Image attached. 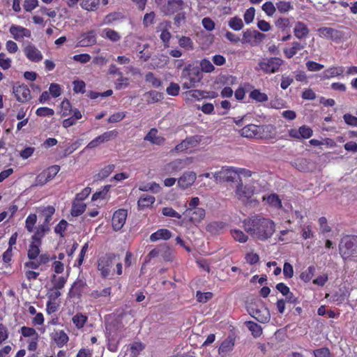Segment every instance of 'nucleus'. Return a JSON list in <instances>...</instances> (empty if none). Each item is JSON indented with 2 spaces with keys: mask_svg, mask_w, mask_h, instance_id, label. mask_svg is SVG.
Here are the masks:
<instances>
[{
  "mask_svg": "<svg viewBox=\"0 0 357 357\" xmlns=\"http://www.w3.org/2000/svg\"><path fill=\"white\" fill-rule=\"evenodd\" d=\"M318 34L320 37L327 38V39H333L334 38L338 31L331 27H321L317 30Z\"/></svg>",
  "mask_w": 357,
  "mask_h": 357,
  "instance_id": "e433bc0d",
  "label": "nucleus"
},
{
  "mask_svg": "<svg viewBox=\"0 0 357 357\" xmlns=\"http://www.w3.org/2000/svg\"><path fill=\"white\" fill-rule=\"evenodd\" d=\"M139 190L143 192L151 191L154 193H158L161 190V187L155 182H151L141 184L139 186Z\"/></svg>",
  "mask_w": 357,
  "mask_h": 357,
  "instance_id": "37998d69",
  "label": "nucleus"
},
{
  "mask_svg": "<svg viewBox=\"0 0 357 357\" xmlns=\"http://www.w3.org/2000/svg\"><path fill=\"white\" fill-rule=\"evenodd\" d=\"M254 317L261 323L268 322L270 320V314L266 308L260 311H256Z\"/></svg>",
  "mask_w": 357,
  "mask_h": 357,
  "instance_id": "3c124183",
  "label": "nucleus"
},
{
  "mask_svg": "<svg viewBox=\"0 0 357 357\" xmlns=\"http://www.w3.org/2000/svg\"><path fill=\"white\" fill-rule=\"evenodd\" d=\"M100 36L112 42H117L121 38L119 33L109 28L102 29Z\"/></svg>",
  "mask_w": 357,
  "mask_h": 357,
  "instance_id": "473e14b6",
  "label": "nucleus"
},
{
  "mask_svg": "<svg viewBox=\"0 0 357 357\" xmlns=\"http://www.w3.org/2000/svg\"><path fill=\"white\" fill-rule=\"evenodd\" d=\"M234 345L235 338L232 336L227 337L221 342L218 348V354L220 356V357H226L230 352L233 351Z\"/></svg>",
  "mask_w": 357,
  "mask_h": 357,
  "instance_id": "6ab92c4d",
  "label": "nucleus"
},
{
  "mask_svg": "<svg viewBox=\"0 0 357 357\" xmlns=\"http://www.w3.org/2000/svg\"><path fill=\"white\" fill-rule=\"evenodd\" d=\"M105 335L108 342V350L116 352L118 350L119 341L123 337L122 331L115 326L107 323L105 324Z\"/></svg>",
  "mask_w": 357,
  "mask_h": 357,
  "instance_id": "20e7f679",
  "label": "nucleus"
},
{
  "mask_svg": "<svg viewBox=\"0 0 357 357\" xmlns=\"http://www.w3.org/2000/svg\"><path fill=\"white\" fill-rule=\"evenodd\" d=\"M304 47L301 45L298 42H293L289 47H287L284 49L283 52L284 56L287 59L292 58L294 55H296L298 51L302 50Z\"/></svg>",
  "mask_w": 357,
  "mask_h": 357,
  "instance_id": "7c9ffc66",
  "label": "nucleus"
},
{
  "mask_svg": "<svg viewBox=\"0 0 357 357\" xmlns=\"http://www.w3.org/2000/svg\"><path fill=\"white\" fill-rule=\"evenodd\" d=\"M288 132L291 137L298 139H309L313 134L312 128L307 126H302L298 129H290Z\"/></svg>",
  "mask_w": 357,
  "mask_h": 357,
  "instance_id": "2eb2a0df",
  "label": "nucleus"
},
{
  "mask_svg": "<svg viewBox=\"0 0 357 357\" xmlns=\"http://www.w3.org/2000/svg\"><path fill=\"white\" fill-rule=\"evenodd\" d=\"M246 325L248 329L252 332L254 337H257L262 334V328L259 324L253 321H248Z\"/></svg>",
  "mask_w": 357,
  "mask_h": 357,
  "instance_id": "864d4df0",
  "label": "nucleus"
},
{
  "mask_svg": "<svg viewBox=\"0 0 357 357\" xmlns=\"http://www.w3.org/2000/svg\"><path fill=\"white\" fill-rule=\"evenodd\" d=\"M178 45L181 47L186 50H192L194 49V43L191 38L187 36H181L178 39Z\"/></svg>",
  "mask_w": 357,
  "mask_h": 357,
  "instance_id": "603ef678",
  "label": "nucleus"
},
{
  "mask_svg": "<svg viewBox=\"0 0 357 357\" xmlns=\"http://www.w3.org/2000/svg\"><path fill=\"white\" fill-rule=\"evenodd\" d=\"M9 31L16 40H21L24 38H30L31 36V32L29 29L15 24L10 26Z\"/></svg>",
  "mask_w": 357,
  "mask_h": 357,
  "instance_id": "a211bd4d",
  "label": "nucleus"
},
{
  "mask_svg": "<svg viewBox=\"0 0 357 357\" xmlns=\"http://www.w3.org/2000/svg\"><path fill=\"white\" fill-rule=\"evenodd\" d=\"M68 279V275H56L54 274L52 276L51 282L53 285V287L55 289H61L64 287Z\"/></svg>",
  "mask_w": 357,
  "mask_h": 357,
  "instance_id": "a19ab883",
  "label": "nucleus"
},
{
  "mask_svg": "<svg viewBox=\"0 0 357 357\" xmlns=\"http://www.w3.org/2000/svg\"><path fill=\"white\" fill-rule=\"evenodd\" d=\"M255 192V187L253 183L245 184L239 181L235 190L236 197L242 202L246 203L253 196Z\"/></svg>",
  "mask_w": 357,
  "mask_h": 357,
  "instance_id": "423d86ee",
  "label": "nucleus"
},
{
  "mask_svg": "<svg viewBox=\"0 0 357 357\" xmlns=\"http://www.w3.org/2000/svg\"><path fill=\"white\" fill-rule=\"evenodd\" d=\"M144 139L156 145L162 144L165 140L162 137L158 135V130L155 128L150 130L149 133L144 137Z\"/></svg>",
  "mask_w": 357,
  "mask_h": 357,
  "instance_id": "2f4dec72",
  "label": "nucleus"
},
{
  "mask_svg": "<svg viewBox=\"0 0 357 357\" xmlns=\"http://www.w3.org/2000/svg\"><path fill=\"white\" fill-rule=\"evenodd\" d=\"M202 140V137L199 135L192 136L188 137L182 141L179 144L175 147V150L178 152L191 150L197 147Z\"/></svg>",
  "mask_w": 357,
  "mask_h": 357,
  "instance_id": "ddd939ff",
  "label": "nucleus"
},
{
  "mask_svg": "<svg viewBox=\"0 0 357 357\" xmlns=\"http://www.w3.org/2000/svg\"><path fill=\"white\" fill-rule=\"evenodd\" d=\"M262 200L265 202V204L271 208L280 209L282 207V201L280 197L275 193L264 195L262 197Z\"/></svg>",
  "mask_w": 357,
  "mask_h": 357,
  "instance_id": "5701e85b",
  "label": "nucleus"
},
{
  "mask_svg": "<svg viewBox=\"0 0 357 357\" xmlns=\"http://www.w3.org/2000/svg\"><path fill=\"white\" fill-rule=\"evenodd\" d=\"M155 201V199L153 196L144 194L139 197L137 204L139 208L144 209L145 208L151 206Z\"/></svg>",
  "mask_w": 357,
  "mask_h": 357,
  "instance_id": "c9c22d12",
  "label": "nucleus"
},
{
  "mask_svg": "<svg viewBox=\"0 0 357 357\" xmlns=\"http://www.w3.org/2000/svg\"><path fill=\"white\" fill-rule=\"evenodd\" d=\"M294 32L296 38L302 39L308 35L309 29L304 23L299 22L296 24Z\"/></svg>",
  "mask_w": 357,
  "mask_h": 357,
  "instance_id": "72a5a7b5",
  "label": "nucleus"
},
{
  "mask_svg": "<svg viewBox=\"0 0 357 357\" xmlns=\"http://www.w3.org/2000/svg\"><path fill=\"white\" fill-rule=\"evenodd\" d=\"M39 215L44 219L43 223L51 225L52 216L55 213V208L53 206H40L37 209Z\"/></svg>",
  "mask_w": 357,
  "mask_h": 357,
  "instance_id": "4be33fe9",
  "label": "nucleus"
},
{
  "mask_svg": "<svg viewBox=\"0 0 357 357\" xmlns=\"http://www.w3.org/2000/svg\"><path fill=\"white\" fill-rule=\"evenodd\" d=\"M127 218V211L125 209H119L112 217V227L115 231L120 230L124 225Z\"/></svg>",
  "mask_w": 357,
  "mask_h": 357,
  "instance_id": "f3484780",
  "label": "nucleus"
},
{
  "mask_svg": "<svg viewBox=\"0 0 357 357\" xmlns=\"http://www.w3.org/2000/svg\"><path fill=\"white\" fill-rule=\"evenodd\" d=\"M250 97L259 102H264L268 100V96L258 89L252 91L250 93Z\"/></svg>",
  "mask_w": 357,
  "mask_h": 357,
  "instance_id": "de8ad7c7",
  "label": "nucleus"
},
{
  "mask_svg": "<svg viewBox=\"0 0 357 357\" xmlns=\"http://www.w3.org/2000/svg\"><path fill=\"white\" fill-rule=\"evenodd\" d=\"M276 8L279 12L284 13L293 9V6L289 1H280L276 3Z\"/></svg>",
  "mask_w": 357,
  "mask_h": 357,
  "instance_id": "6e6d98bb",
  "label": "nucleus"
},
{
  "mask_svg": "<svg viewBox=\"0 0 357 357\" xmlns=\"http://www.w3.org/2000/svg\"><path fill=\"white\" fill-rule=\"evenodd\" d=\"M186 215L190 216L191 222L194 223L199 222L205 217V211L202 208H196L190 214H186Z\"/></svg>",
  "mask_w": 357,
  "mask_h": 357,
  "instance_id": "4c0bfd02",
  "label": "nucleus"
},
{
  "mask_svg": "<svg viewBox=\"0 0 357 357\" xmlns=\"http://www.w3.org/2000/svg\"><path fill=\"white\" fill-rule=\"evenodd\" d=\"M71 112V105L68 100L65 99L61 103V116H68Z\"/></svg>",
  "mask_w": 357,
  "mask_h": 357,
  "instance_id": "0e129e2a",
  "label": "nucleus"
},
{
  "mask_svg": "<svg viewBox=\"0 0 357 357\" xmlns=\"http://www.w3.org/2000/svg\"><path fill=\"white\" fill-rule=\"evenodd\" d=\"M13 93L17 100L20 102H26L31 98V91L26 85L15 84L13 87Z\"/></svg>",
  "mask_w": 357,
  "mask_h": 357,
  "instance_id": "9b49d317",
  "label": "nucleus"
},
{
  "mask_svg": "<svg viewBox=\"0 0 357 357\" xmlns=\"http://www.w3.org/2000/svg\"><path fill=\"white\" fill-rule=\"evenodd\" d=\"M41 241H36L31 239L27 252V256L29 259H36L39 256L40 247L41 246Z\"/></svg>",
  "mask_w": 357,
  "mask_h": 357,
  "instance_id": "cd10ccee",
  "label": "nucleus"
},
{
  "mask_svg": "<svg viewBox=\"0 0 357 357\" xmlns=\"http://www.w3.org/2000/svg\"><path fill=\"white\" fill-rule=\"evenodd\" d=\"M243 227L253 239L261 241L271 238L275 231V222L259 214L245 219Z\"/></svg>",
  "mask_w": 357,
  "mask_h": 357,
  "instance_id": "f257e3e1",
  "label": "nucleus"
},
{
  "mask_svg": "<svg viewBox=\"0 0 357 357\" xmlns=\"http://www.w3.org/2000/svg\"><path fill=\"white\" fill-rule=\"evenodd\" d=\"M186 96L189 100H200L202 98H206L208 97L214 98L217 96V93L213 91L207 92L201 90H191L186 92Z\"/></svg>",
  "mask_w": 357,
  "mask_h": 357,
  "instance_id": "b1692460",
  "label": "nucleus"
},
{
  "mask_svg": "<svg viewBox=\"0 0 357 357\" xmlns=\"http://www.w3.org/2000/svg\"><path fill=\"white\" fill-rule=\"evenodd\" d=\"M228 25L234 31H240L244 26L243 20L237 16L231 17L228 21Z\"/></svg>",
  "mask_w": 357,
  "mask_h": 357,
  "instance_id": "49530a36",
  "label": "nucleus"
},
{
  "mask_svg": "<svg viewBox=\"0 0 357 357\" xmlns=\"http://www.w3.org/2000/svg\"><path fill=\"white\" fill-rule=\"evenodd\" d=\"M50 226L42 223L35 228V230L33 231L34 233L31 239L36 241H41L42 238L50 231Z\"/></svg>",
  "mask_w": 357,
  "mask_h": 357,
  "instance_id": "a878e982",
  "label": "nucleus"
},
{
  "mask_svg": "<svg viewBox=\"0 0 357 357\" xmlns=\"http://www.w3.org/2000/svg\"><path fill=\"white\" fill-rule=\"evenodd\" d=\"M258 133V127L254 124H250L241 130V135L247 138H252Z\"/></svg>",
  "mask_w": 357,
  "mask_h": 357,
  "instance_id": "58836bf2",
  "label": "nucleus"
},
{
  "mask_svg": "<svg viewBox=\"0 0 357 357\" xmlns=\"http://www.w3.org/2000/svg\"><path fill=\"white\" fill-rule=\"evenodd\" d=\"M200 80L201 77H199V72L195 73H190L186 69L183 70L181 75V84L183 89H190L195 88Z\"/></svg>",
  "mask_w": 357,
  "mask_h": 357,
  "instance_id": "0eeeda50",
  "label": "nucleus"
},
{
  "mask_svg": "<svg viewBox=\"0 0 357 357\" xmlns=\"http://www.w3.org/2000/svg\"><path fill=\"white\" fill-rule=\"evenodd\" d=\"M160 255L163 259L167 261H171L174 257V252L168 246H164L162 248Z\"/></svg>",
  "mask_w": 357,
  "mask_h": 357,
  "instance_id": "774afa93",
  "label": "nucleus"
},
{
  "mask_svg": "<svg viewBox=\"0 0 357 357\" xmlns=\"http://www.w3.org/2000/svg\"><path fill=\"white\" fill-rule=\"evenodd\" d=\"M200 68L202 72L207 73H212L215 70L214 66L207 59H204L200 61Z\"/></svg>",
  "mask_w": 357,
  "mask_h": 357,
  "instance_id": "4d7b16f0",
  "label": "nucleus"
},
{
  "mask_svg": "<svg viewBox=\"0 0 357 357\" xmlns=\"http://www.w3.org/2000/svg\"><path fill=\"white\" fill-rule=\"evenodd\" d=\"M262 10L268 16H273L276 10V7L271 1L264 3L261 7Z\"/></svg>",
  "mask_w": 357,
  "mask_h": 357,
  "instance_id": "338daca9",
  "label": "nucleus"
},
{
  "mask_svg": "<svg viewBox=\"0 0 357 357\" xmlns=\"http://www.w3.org/2000/svg\"><path fill=\"white\" fill-rule=\"evenodd\" d=\"M88 317L82 313H77L72 318V321L77 329H81L84 327Z\"/></svg>",
  "mask_w": 357,
  "mask_h": 357,
  "instance_id": "c03bdc74",
  "label": "nucleus"
},
{
  "mask_svg": "<svg viewBox=\"0 0 357 357\" xmlns=\"http://www.w3.org/2000/svg\"><path fill=\"white\" fill-rule=\"evenodd\" d=\"M119 77L115 81L114 85L117 90L126 89L129 86V79L123 77L122 73H119Z\"/></svg>",
  "mask_w": 357,
  "mask_h": 357,
  "instance_id": "09e8293b",
  "label": "nucleus"
},
{
  "mask_svg": "<svg viewBox=\"0 0 357 357\" xmlns=\"http://www.w3.org/2000/svg\"><path fill=\"white\" fill-rule=\"evenodd\" d=\"M22 335L24 337H27L28 349L29 351H35L37 349L39 335L36 331L31 327L22 326L21 328Z\"/></svg>",
  "mask_w": 357,
  "mask_h": 357,
  "instance_id": "9d476101",
  "label": "nucleus"
},
{
  "mask_svg": "<svg viewBox=\"0 0 357 357\" xmlns=\"http://www.w3.org/2000/svg\"><path fill=\"white\" fill-rule=\"evenodd\" d=\"M37 222V215L36 214H29L25 220V228L31 233L34 231V226Z\"/></svg>",
  "mask_w": 357,
  "mask_h": 357,
  "instance_id": "8fccbe9b",
  "label": "nucleus"
},
{
  "mask_svg": "<svg viewBox=\"0 0 357 357\" xmlns=\"http://www.w3.org/2000/svg\"><path fill=\"white\" fill-rule=\"evenodd\" d=\"M255 16V9L253 7H250L245 10L243 15V19L246 24H251Z\"/></svg>",
  "mask_w": 357,
  "mask_h": 357,
  "instance_id": "bf43d9fd",
  "label": "nucleus"
},
{
  "mask_svg": "<svg viewBox=\"0 0 357 357\" xmlns=\"http://www.w3.org/2000/svg\"><path fill=\"white\" fill-rule=\"evenodd\" d=\"M52 339L59 347L64 346L68 341V335L62 330L56 331L52 333Z\"/></svg>",
  "mask_w": 357,
  "mask_h": 357,
  "instance_id": "c85d7f7f",
  "label": "nucleus"
},
{
  "mask_svg": "<svg viewBox=\"0 0 357 357\" xmlns=\"http://www.w3.org/2000/svg\"><path fill=\"white\" fill-rule=\"evenodd\" d=\"M340 254L344 260L357 258V236H347L340 244Z\"/></svg>",
  "mask_w": 357,
  "mask_h": 357,
  "instance_id": "7ed1b4c3",
  "label": "nucleus"
},
{
  "mask_svg": "<svg viewBox=\"0 0 357 357\" xmlns=\"http://www.w3.org/2000/svg\"><path fill=\"white\" fill-rule=\"evenodd\" d=\"M97 42V34L95 30H90L83 33L79 37L77 46L90 47L94 45Z\"/></svg>",
  "mask_w": 357,
  "mask_h": 357,
  "instance_id": "4468645a",
  "label": "nucleus"
},
{
  "mask_svg": "<svg viewBox=\"0 0 357 357\" xmlns=\"http://www.w3.org/2000/svg\"><path fill=\"white\" fill-rule=\"evenodd\" d=\"M284 61L279 57L264 58L258 63L259 69L266 74H273L280 70Z\"/></svg>",
  "mask_w": 357,
  "mask_h": 357,
  "instance_id": "39448f33",
  "label": "nucleus"
},
{
  "mask_svg": "<svg viewBox=\"0 0 357 357\" xmlns=\"http://www.w3.org/2000/svg\"><path fill=\"white\" fill-rule=\"evenodd\" d=\"M86 209V204L82 202L77 201L76 199L73 202L71 208V215L73 216H79L82 214Z\"/></svg>",
  "mask_w": 357,
  "mask_h": 357,
  "instance_id": "79ce46f5",
  "label": "nucleus"
},
{
  "mask_svg": "<svg viewBox=\"0 0 357 357\" xmlns=\"http://www.w3.org/2000/svg\"><path fill=\"white\" fill-rule=\"evenodd\" d=\"M118 135L119 132L116 130H112L109 131H106L100 135L102 139V142L105 143L110 140L114 139L115 138L117 137Z\"/></svg>",
  "mask_w": 357,
  "mask_h": 357,
  "instance_id": "13d9d810",
  "label": "nucleus"
},
{
  "mask_svg": "<svg viewBox=\"0 0 357 357\" xmlns=\"http://www.w3.org/2000/svg\"><path fill=\"white\" fill-rule=\"evenodd\" d=\"M344 72V68L342 66H332L324 70L321 77L323 79H328L342 75Z\"/></svg>",
  "mask_w": 357,
  "mask_h": 357,
  "instance_id": "393cba45",
  "label": "nucleus"
},
{
  "mask_svg": "<svg viewBox=\"0 0 357 357\" xmlns=\"http://www.w3.org/2000/svg\"><path fill=\"white\" fill-rule=\"evenodd\" d=\"M24 52L26 58L32 62H40L43 58L41 52L31 43L25 46Z\"/></svg>",
  "mask_w": 357,
  "mask_h": 357,
  "instance_id": "dca6fc26",
  "label": "nucleus"
},
{
  "mask_svg": "<svg viewBox=\"0 0 357 357\" xmlns=\"http://www.w3.org/2000/svg\"><path fill=\"white\" fill-rule=\"evenodd\" d=\"M115 169L114 164H109L105 166L98 174V177L100 179H104L108 177Z\"/></svg>",
  "mask_w": 357,
  "mask_h": 357,
  "instance_id": "5fc2aeb1",
  "label": "nucleus"
},
{
  "mask_svg": "<svg viewBox=\"0 0 357 357\" xmlns=\"http://www.w3.org/2000/svg\"><path fill=\"white\" fill-rule=\"evenodd\" d=\"M100 0H81V7L88 11H93L97 9Z\"/></svg>",
  "mask_w": 357,
  "mask_h": 357,
  "instance_id": "a18cd8bd",
  "label": "nucleus"
},
{
  "mask_svg": "<svg viewBox=\"0 0 357 357\" xmlns=\"http://www.w3.org/2000/svg\"><path fill=\"white\" fill-rule=\"evenodd\" d=\"M60 170L59 165H52L39 174L35 181V185H43L52 180Z\"/></svg>",
  "mask_w": 357,
  "mask_h": 357,
  "instance_id": "6e6552de",
  "label": "nucleus"
},
{
  "mask_svg": "<svg viewBox=\"0 0 357 357\" xmlns=\"http://www.w3.org/2000/svg\"><path fill=\"white\" fill-rule=\"evenodd\" d=\"M114 265L116 266L118 275L122 274V264L116 259V257L107 255L101 257L98 264V269L103 278H112L114 273Z\"/></svg>",
  "mask_w": 357,
  "mask_h": 357,
  "instance_id": "f03ea898",
  "label": "nucleus"
},
{
  "mask_svg": "<svg viewBox=\"0 0 357 357\" xmlns=\"http://www.w3.org/2000/svg\"><path fill=\"white\" fill-rule=\"evenodd\" d=\"M185 3L183 0H168L167 3L162 8L165 15H172L183 8Z\"/></svg>",
  "mask_w": 357,
  "mask_h": 357,
  "instance_id": "412c9836",
  "label": "nucleus"
},
{
  "mask_svg": "<svg viewBox=\"0 0 357 357\" xmlns=\"http://www.w3.org/2000/svg\"><path fill=\"white\" fill-rule=\"evenodd\" d=\"M185 167V162L182 160H175L168 164L164 167V171L167 174H171L178 172Z\"/></svg>",
  "mask_w": 357,
  "mask_h": 357,
  "instance_id": "bb28decb",
  "label": "nucleus"
},
{
  "mask_svg": "<svg viewBox=\"0 0 357 357\" xmlns=\"http://www.w3.org/2000/svg\"><path fill=\"white\" fill-rule=\"evenodd\" d=\"M144 348L145 347L142 343L139 342H133L130 345L126 355L129 356V357H138Z\"/></svg>",
  "mask_w": 357,
  "mask_h": 357,
  "instance_id": "f704fd0d",
  "label": "nucleus"
},
{
  "mask_svg": "<svg viewBox=\"0 0 357 357\" xmlns=\"http://www.w3.org/2000/svg\"><path fill=\"white\" fill-rule=\"evenodd\" d=\"M236 176V168L229 167H223L213 174V178L216 183L234 181Z\"/></svg>",
  "mask_w": 357,
  "mask_h": 357,
  "instance_id": "1a4fd4ad",
  "label": "nucleus"
},
{
  "mask_svg": "<svg viewBox=\"0 0 357 357\" xmlns=\"http://www.w3.org/2000/svg\"><path fill=\"white\" fill-rule=\"evenodd\" d=\"M162 214L164 216H167V217L175 218L177 219L181 218V215L180 213H178L177 211H176L172 207H164L162 209Z\"/></svg>",
  "mask_w": 357,
  "mask_h": 357,
  "instance_id": "052dcab7",
  "label": "nucleus"
},
{
  "mask_svg": "<svg viewBox=\"0 0 357 357\" xmlns=\"http://www.w3.org/2000/svg\"><path fill=\"white\" fill-rule=\"evenodd\" d=\"M230 233L232 238L241 243H246L248 241V235L239 229H232Z\"/></svg>",
  "mask_w": 357,
  "mask_h": 357,
  "instance_id": "ea45409f",
  "label": "nucleus"
},
{
  "mask_svg": "<svg viewBox=\"0 0 357 357\" xmlns=\"http://www.w3.org/2000/svg\"><path fill=\"white\" fill-rule=\"evenodd\" d=\"M36 114L38 116H52L54 114V111L47 107H41L36 109Z\"/></svg>",
  "mask_w": 357,
  "mask_h": 357,
  "instance_id": "69168bd1",
  "label": "nucleus"
},
{
  "mask_svg": "<svg viewBox=\"0 0 357 357\" xmlns=\"http://www.w3.org/2000/svg\"><path fill=\"white\" fill-rule=\"evenodd\" d=\"M315 268L311 266L301 274V279L305 282H309L313 277Z\"/></svg>",
  "mask_w": 357,
  "mask_h": 357,
  "instance_id": "e2e57ef3",
  "label": "nucleus"
},
{
  "mask_svg": "<svg viewBox=\"0 0 357 357\" xmlns=\"http://www.w3.org/2000/svg\"><path fill=\"white\" fill-rule=\"evenodd\" d=\"M53 98H57L61 95V86L56 83H52L49 87L48 91Z\"/></svg>",
  "mask_w": 357,
  "mask_h": 357,
  "instance_id": "680f3d73",
  "label": "nucleus"
},
{
  "mask_svg": "<svg viewBox=\"0 0 357 357\" xmlns=\"http://www.w3.org/2000/svg\"><path fill=\"white\" fill-rule=\"evenodd\" d=\"M172 237V232L167 229H160L150 236V241L168 240Z\"/></svg>",
  "mask_w": 357,
  "mask_h": 357,
  "instance_id": "c756f323",
  "label": "nucleus"
},
{
  "mask_svg": "<svg viewBox=\"0 0 357 357\" xmlns=\"http://www.w3.org/2000/svg\"><path fill=\"white\" fill-rule=\"evenodd\" d=\"M265 38V35L257 30L247 29L243 33V43H248L255 45Z\"/></svg>",
  "mask_w": 357,
  "mask_h": 357,
  "instance_id": "f8f14e48",
  "label": "nucleus"
},
{
  "mask_svg": "<svg viewBox=\"0 0 357 357\" xmlns=\"http://www.w3.org/2000/svg\"><path fill=\"white\" fill-rule=\"evenodd\" d=\"M196 178L197 175L194 172H185L178 179V186L183 190L187 189L195 183Z\"/></svg>",
  "mask_w": 357,
  "mask_h": 357,
  "instance_id": "aec40b11",
  "label": "nucleus"
}]
</instances>
